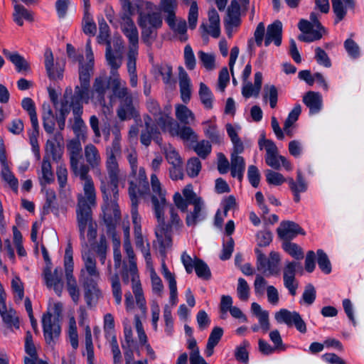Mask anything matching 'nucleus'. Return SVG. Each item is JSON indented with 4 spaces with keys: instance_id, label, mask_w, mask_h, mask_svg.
Here are the masks:
<instances>
[{
    "instance_id": "1",
    "label": "nucleus",
    "mask_w": 364,
    "mask_h": 364,
    "mask_svg": "<svg viewBox=\"0 0 364 364\" xmlns=\"http://www.w3.org/2000/svg\"><path fill=\"white\" fill-rule=\"evenodd\" d=\"M105 166L109 182L107 181L105 176V191L100 188L105 202L103 213L107 215H109L110 213H114L115 218H117L119 213H120L117 204L119 197L118 183L120 180L125 178L126 173L119 168L116 156H114L113 154H107Z\"/></svg>"
},
{
    "instance_id": "2",
    "label": "nucleus",
    "mask_w": 364,
    "mask_h": 364,
    "mask_svg": "<svg viewBox=\"0 0 364 364\" xmlns=\"http://www.w3.org/2000/svg\"><path fill=\"white\" fill-rule=\"evenodd\" d=\"M152 196L151 198L154 215L157 220L155 228L156 239L163 245H168L171 237L168 226L165 225L164 208L166 205V191L162 189L161 183L156 173L151 175Z\"/></svg>"
},
{
    "instance_id": "3",
    "label": "nucleus",
    "mask_w": 364,
    "mask_h": 364,
    "mask_svg": "<svg viewBox=\"0 0 364 364\" xmlns=\"http://www.w3.org/2000/svg\"><path fill=\"white\" fill-rule=\"evenodd\" d=\"M83 268L80 271V279L82 284L85 298L88 306L100 296L97 282L100 274L97 267V262L93 255L88 250L82 253Z\"/></svg>"
},
{
    "instance_id": "4",
    "label": "nucleus",
    "mask_w": 364,
    "mask_h": 364,
    "mask_svg": "<svg viewBox=\"0 0 364 364\" xmlns=\"http://www.w3.org/2000/svg\"><path fill=\"white\" fill-rule=\"evenodd\" d=\"M90 170L75 174L83 181V194L77 195V203L76 206V218L80 225L82 227L85 222L87 221L92 209L96 206L97 194L94 181L90 175Z\"/></svg>"
},
{
    "instance_id": "5",
    "label": "nucleus",
    "mask_w": 364,
    "mask_h": 364,
    "mask_svg": "<svg viewBox=\"0 0 364 364\" xmlns=\"http://www.w3.org/2000/svg\"><path fill=\"white\" fill-rule=\"evenodd\" d=\"M90 101V93L75 87L74 92L70 87H66L59 107V116L57 117V124L60 131L65 129V119L70 111L74 113H82L83 103Z\"/></svg>"
},
{
    "instance_id": "6",
    "label": "nucleus",
    "mask_w": 364,
    "mask_h": 364,
    "mask_svg": "<svg viewBox=\"0 0 364 364\" xmlns=\"http://www.w3.org/2000/svg\"><path fill=\"white\" fill-rule=\"evenodd\" d=\"M124 248L128 258V262H124L123 271L122 273V280L124 284H127L131 278L132 288L135 296L136 303L140 309L142 315L146 314V300L143 294V291L139 275L137 272L136 263L135 260V254L131 245L129 240H125Z\"/></svg>"
},
{
    "instance_id": "7",
    "label": "nucleus",
    "mask_w": 364,
    "mask_h": 364,
    "mask_svg": "<svg viewBox=\"0 0 364 364\" xmlns=\"http://www.w3.org/2000/svg\"><path fill=\"white\" fill-rule=\"evenodd\" d=\"M53 316L49 311L44 314L42 318V323L45 340L49 345H53L60 333V326L58 318L63 311V304L60 302L53 304L52 307Z\"/></svg>"
},
{
    "instance_id": "8",
    "label": "nucleus",
    "mask_w": 364,
    "mask_h": 364,
    "mask_svg": "<svg viewBox=\"0 0 364 364\" xmlns=\"http://www.w3.org/2000/svg\"><path fill=\"white\" fill-rule=\"evenodd\" d=\"M159 122L163 125L162 131L168 132L172 136H178L186 141H196L198 139L197 134L191 127L185 124L181 127L172 117H168V112Z\"/></svg>"
},
{
    "instance_id": "9",
    "label": "nucleus",
    "mask_w": 364,
    "mask_h": 364,
    "mask_svg": "<svg viewBox=\"0 0 364 364\" xmlns=\"http://www.w3.org/2000/svg\"><path fill=\"white\" fill-rule=\"evenodd\" d=\"M84 157L85 164L89 166L90 170L92 169L95 176L100 181V188L105 191V174L102 171L100 166L102 165V156L97 147L92 143H88L84 146Z\"/></svg>"
},
{
    "instance_id": "10",
    "label": "nucleus",
    "mask_w": 364,
    "mask_h": 364,
    "mask_svg": "<svg viewBox=\"0 0 364 364\" xmlns=\"http://www.w3.org/2000/svg\"><path fill=\"white\" fill-rule=\"evenodd\" d=\"M259 146L260 149H265V162L269 166L279 169L282 165L285 168L291 169V164L284 156L279 155L278 149L272 140L263 137L259 139Z\"/></svg>"
},
{
    "instance_id": "11",
    "label": "nucleus",
    "mask_w": 364,
    "mask_h": 364,
    "mask_svg": "<svg viewBox=\"0 0 364 364\" xmlns=\"http://www.w3.org/2000/svg\"><path fill=\"white\" fill-rule=\"evenodd\" d=\"M66 146L69 156L70 170L75 175L90 170L88 166L81 162L82 148L80 140L78 139H70L68 141Z\"/></svg>"
},
{
    "instance_id": "12",
    "label": "nucleus",
    "mask_w": 364,
    "mask_h": 364,
    "mask_svg": "<svg viewBox=\"0 0 364 364\" xmlns=\"http://www.w3.org/2000/svg\"><path fill=\"white\" fill-rule=\"evenodd\" d=\"M121 218V213L115 218L114 213H110L109 215L104 214V221L107 226V233L109 237H112L114 244V261L116 269L121 265L122 255L119 250L120 245V240L115 231V227Z\"/></svg>"
},
{
    "instance_id": "13",
    "label": "nucleus",
    "mask_w": 364,
    "mask_h": 364,
    "mask_svg": "<svg viewBox=\"0 0 364 364\" xmlns=\"http://www.w3.org/2000/svg\"><path fill=\"white\" fill-rule=\"evenodd\" d=\"M274 318L279 323H285L288 326H294L302 333L306 332V325L300 314L296 311H290L286 309H282L275 313Z\"/></svg>"
},
{
    "instance_id": "14",
    "label": "nucleus",
    "mask_w": 364,
    "mask_h": 364,
    "mask_svg": "<svg viewBox=\"0 0 364 364\" xmlns=\"http://www.w3.org/2000/svg\"><path fill=\"white\" fill-rule=\"evenodd\" d=\"M241 24L240 6L237 1H232L227 10V16L224 19V25L227 35L231 38Z\"/></svg>"
},
{
    "instance_id": "15",
    "label": "nucleus",
    "mask_w": 364,
    "mask_h": 364,
    "mask_svg": "<svg viewBox=\"0 0 364 364\" xmlns=\"http://www.w3.org/2000/svg\"><path fill=\"white\" fill-rule=\"evenodd\" d=\"M145 129L140 134V141L145 146H149L153 139L158 144L161 143V132L156 125L153 124V119L149 114L144 116Z\"/></svg>"
},
{
    "instance_id": "16",
    "label": "nucleus",
    "mask_w": 364,
    "mask_h": 364,
    "mask_svg": "<svg viewBox=\"0 0 364 364\" xmlns=\"http://www.w3.org/2000/svg\"><path fill=\"white\" fill-rule=\"evenodd\" d=\"M43 276L47 287L53 289L55 294L60 296L64 287L61 268L57 267L52 272L50 267H46Z\"/></svg>"
},
{
    "instance_id": "17",
    "label": "nucleus",
    "mask_w": 364,
    "mask_h": 364,
    "mask_svg": "<svg viewBox=\"0 0 364 364\" xmlns=\"http://www.w3.org/2000/svg\"><path fill=\"white\" fill-rule=\"evenodd\" d=\"M63 136L60 132L53 134L51 139H48L46 144V156L54 161H59L63 155Z\"/></svg>"
},
{
    "instance_id": "18",
    "label": "nucleus",
    "mask_w": 364,
    "mask_h": 364,
    "mask_svg": "<svg viewBox=\"0 0 364 364\" xmlns=\"http://www.w3.org/2000/svg\"><path fill=\"white\" fill-rule=\"evenodd\" d=\"M120 27L122 32L129 41V50H138L139 33L132 19L128 16H123Z\"/></svg>"
},
{
    "instance_id": "19",
    "label": "nucleus",
    "mask_w": 364,
    "mask_h": 364,
    "mask_svg": "<svg viewBox=\"0 0 364 364\" xmlns=\"http://www.w3.org/2000/svg\"><path fill=\"white\" fill-rule=\"evenodd\" d=\"M45 67L48 77L52 80H60L63 77L64 65L58 62L54 63V58L50 49H46L44 53Z\"/></svg>"
},
{
    "instance_id": "20",
    "label": "nucleus",
    "mask_w": 364,
    "mask_h": 364,
    "mask_svg": "<svg viewBox=\"0 0 364 364\" xmlns=\"http://www.w3.org/2000/svg\"><path fill=\"white\" fill-rule=\"evenodd\" d=\"M298 266L299 263L297 262H289L285 264L283 269L284 285L292 296L296 295V289L299 286L295 278L296 267Z\"/></svg>"
},
{
    "instance_id": "21",
    "label": "nucleus",
    "mask_w": 364,
    "mask_h": 364,
    "mask_svg": "<svg viewBox=\"0 0 364 364\" xmlns=\"http://www.w3.org/2000/svg\"><path fill=\"white\" fill-rule=\"evenodd\" d=\"M105 59L110 68V76L119 75L118 69L123 60V53L121 50H113L110 43H107L105 52Z\"/></svg>"
},
{
    "instance_id": "22",
    "label": "nucleus",
    "mask_w": 364,
    "mask_h": 364,
    "mask_svg": "<svg viewBox=\"0 0 364 364\" xmlns=\"http://www.w3.org/2000/svg\"><path fill=\"white\" fill-rule=\"evenodd\" d=\"M117 115L121 121H126L139 117V112L133 104L132 96L120 100L119 105L117 109Z\"/></svg>"
},
{
    "instance_id": "23",
    "label": "nucleus",
    "mask_w": 364,
    "mask_h": 364,
    "mask_svg": "<svg viewBox=\"0 0 364 364\" xmlns=\"http://www.w3.org/2000/svg\"><path fill=\"white\" fill-rule=\"evenodd\" d=\"M109 82L112 92L109 97L110 100L116 97L122 100L132 96L127 86V82L122 80L119 75L110 76Z\"/></svg>"
},
{
    "instance_id": "24",
    "label": "nucleus",
    "mask_w": 364,
    "mask_h": 364,
    "mask_svg": "<svg viewBox=\"0 0 364 364\" xmlns=\"http://www.w3.org/2000/svg\"><path fill=\"white\" fill-rule=\"evenodd\" d=\"M129 195L132 203L131 214L134 228V237H141L143 236L141 228V218L138 213V199L133 183H131V186L129 189Z\"/></svg>"
},
{
    "instance_id": "25",
    "label": "nucleus",
    "mask_w": 364,
    "mask_h": 364,
    "mask_svg": "<svg viewBox=\"0 0 364 364\" xmlns=\"http://www.w3.org/2000/svg\"><path fill=\"white\" fill-rule=\"evenodd\" d=\"M298 27L299 30L304 33L299 36V40L304 42H312L318 41L322 38V34L318 30H312L314 26L311 22L305 19L300 20Z\"/></svg>"
},
{
    "instance_id": "26",
    "label": "nucleus",
    "mask_w": 364,
    "mask_h": 364,
    "mask_svg": "<svg viewBox=\"0 0 364 364\" xmlns=\"http://www.w3.org/2000/svg\"><path fill=\"white\" fill-rule=\"evenodd\" d=\"M277 233L279 237L284 240L292 239L298 234H305L302 228L293 221L282 222L277 228Z\"/></svg>"
},
{
    "instance_id": "27",
    "label": "nucleus",
    "mask_w": 364,
    "mask_h": 364,
    "mask_svg": "<svg viewBox=\"0 0 364 364\" xmlns=\"http://www.w3.org/2000/svg\"><path fill=\"white\" fill-rule=\"evenodd\" d=\"M282 23L279 21H275L269 25L267 28V33L264 38L265 46L274 43L275 46H279L282 43Z\"/></svg>"
},
{
    "instance_id": "28",
    "label": "nucleus",
    "mask_w": 364,
    "mask_h": 364,
    "mask_svg": "<svg viewBox=\"0 0 364 364\" xmlns=\"http://www.w3.org/2000/svg\"><path fill=\"white\" fill-rule=\"evenodd\" d=\"M333 11L336 15L335 23L344 19L348 9L353 10L355 0H331Z\"/></svg>"
},
{
    "instance_id": "29",
    "label": "nucleus",
    "mask_w": 364,
    "mask_h": 364,
    "mask_svg": "<svg viewBox=\"0 0 364 364\" xmlns=\"http://www.w3.org/2000/svg\"><path fill=\"white\" fill-rule=\"evenodd\" d=\"M146 109L149 113L154 117L156 124L160 127L161 130H163V125L159 122L160 119L164 118L167 114L168 112V117H171V106L170 105L165 106L162 111L158 102L152 98H149L146 101Z\"/></svg>"
},
{
    "instance_id": "30",
    "label": "nucleus",
    "mask_w": 364,
    "mask_h": 364,
    "mask_svg": "<svg viewBox=\"0 0 364 364\" xmlns=\"http://www.w3.org/2000/svg\"><path fill=\"white\" fill-rule=\"evenodd\" d=\"M94 72V65L92 63H80L78 74L80 85H76L80 89L90 93V78Z\"/></svg>"
},
{
    "instance_id": "31",
    "label": "nucleus",
    "mask_w": 364,
    "mask_h": 364,
    "mask_svg": "<svg viewBox=\"0 0 364 364\" xmlns=\"http://www.w3.org/2000/svg\"><path fill=\"white\" fill-rule=\"evenodd\" d=\"M178 80L180 94L182 101L187 103L190 101L191 97V83L188 73L182 68H179Z\"/></svg>"
},
{
    "instance_id": "32",
    "label": "nucleus",
    "mask_w": 364,
    "mask_h": 364,
    "mask_svg": "<svg viewBox=\"0 0 364 364\" xmlns=\"http://www.w3.org/2000/svg\"><path fill=\"white\" fill-rule=\"evenodd\" d=\"M109 88V84L105 76L95 77L92 85V97H95L100 105L105 104V94Z\"/></svg>"
},
{
    "instance_id": "33",
    "label": "nucleus",
    "mask_w": 364,
    "mask_h": 364,
    "mask_svg": "<svg viewBox=\"0 0 364 364\" xmlns=\"http://www.w3.org/2000/svg\"><path fill=\"white\" fill-rule=\"evenodd\" d=\"M192 205H193V210L187 215L186 223L188 226L195 227L198 223L202 221L205 218V213L203 211L204 203L203 200H198V202Z\"/></svg>"
},
{
    "instance_id": "34",
    "label": "nucleus",
    "mask_w": 364,
    "mask_h": 364,
    "mask_svg": "<svg viewBox=\"0 0 364 364\" xmlns=\"http://www.w3.org/2000/svg\"><path fill=\"white\" fill-rule=\"evenodd\" d=\"M156 77H161L164 83L172 88L175 87L176 80L173 77V68L171 65L163 64L154 68Z\"/></svg>"
},
{
    "instance_id": "35",
    "label": "nucleus",
    "mask_w": 364,
    "mask_h": 364,
    "mask_svg": "<svg viewBox=\"0 0 364 364\" xmlns=\"http://www.w3.org/2000/svg\"><path fill=\"white\" fill-rule=\"evenodd\" d=\"M161 273L165 279L168 282L170 290V302L173 306L177 303V287L175 275L172 274L166 267L164 262L161 264Z\"/></svg>"
},
{
    "instance_id": "36",
    "label": "nucleus",
    "mask_w": 364,
    "mask_h": 364,
    "mask_svg": "<svg viewBox=\"0 0 364 364\" xmlns=\"http://www.w3.org/2000/svg\"><path fill=\"white\" fill-rule=\"evenodd\" d=\"M304 103L309 107L311 114L318 112L322 107V97L318 92L309 91L303 97Z\"/></svg>"
},
{
    "instance_id": "37",
    "label": "nucleus",
    "mask_w": 364,
    "mask_h": 364,
    "mask_svg": "<svg viewBox=\"0 0 364 364\" xmlns=\"http://www.w3.org/2000/svg\"><path fill=\"white\" fill-rule=\"evenodd\" d=\"M0 314L8 327L19 328V320L16 311L11 307L8 308L6 303L3 304L2 307L0 305Z\"/></svg>"
},
{
    "instance_id": "38",
    "label": "nucleus",
    "mask_w": 364,
    "mask_h": 364,
    "mask_svg": "<svg viewBox=\"0 0 364 364\" xmlns=\"http://www.w3.org/2000/svg\"><path fill=\"white\" fill-rule=\"evenodd\" d=\"M175 115L176 119L185 125L193 124L196 121L193 112L188 107L181 104L176 105Z\"/></svg>"
},
{
    "instance_id": "39",
    "label": "nucleus",
    "mask_w": 364,
    "mask_h": 364,
    "mask_svg": "<svg viewBox=\"0 0 364 364\" xmlns=\"http://www.w3.org/2000/svg\"><path fill=\"white\" fill-rule=\"evenodd\" d=\"M169 213H170V219L168 221V223L166 224L165 223V225L168 226V232L171 237V242L168 245H163L158 240V242L159 243L161 248L166 249L167 247H169L172 245V236H171V231L172 229L178 230H180L183 226V222L179 218L176 209L174 207L171 206L169 208Z\"/></svg>"
},
{
    "instance_id": "40",
    "label": "nucleus",
    "mask_w": 364,
    "mask_h": 364,
    "mask_svg": "<svg viewBox=\"0 0 364 364\" xmlns=\"http://www.w3.org/2000/svg\"><path fill=\"white\" fill-rule=\"evenodd\" d=\"M42 119L45 131L49 134H53L57 117H55L53 110L48 105H43Z\"/></svg>"
},
{
    "instance_id": "41",
    "label": "nucleus",
    "mask_w": 364,
    "mask_h": 364,
    "mask_svg": "<svg viewBox=\"0 0 364 364\" xmlns=\"http://www.w3.org/2000/svg\"><path fill=\"white\" fill-rule=\"evenodd\" d=\"M163 21L159 13H151L141 16L139 21L140 27H149L157 30L162 26Z\"/></svg>"
},
{
    "instance_id": "42",
    "label": "nucleus",
    "mask_w": 364,
    "mask_h": 364,
    "mask_svg": "<svg viewBox=\"0 0 364 364\" xmlns=\"http://www.w3.org/2000/svg\"><path fill=\"white\" fill-rule=\"evenodd\" d=\"M170 28L176 33L179 35V39L182 42H185L188 39L186 34L187 26L186 22L184 19L176 18L174 17L170 20V21H166Z\"/></svg>"
},
{
    "instance_id": "43",
    "label": "nucleus",
    "mask_w": 364,
    "mask_h": 364,
    "mask_svg": "<svg viewBox=\"0 0 364 364\" xmlns=\"http://www.w3.org/2000/svg\"><path fill=\"white\" fill-rule=\"evenodd\" d=\"M245 169V163L243 157L237 155H231L230 171L232 176L234 178H237L240 181H241Z\"/></svg>"
},
{
    "instance_id": "44",
    "label": "nucleus",
    "mask_w": 364,
    "mask_h": 364,
    "mask_svg": "<svg viewBox=\"0 0 364 364\" xmlns=\"http://www.w3.org/2000/svg\"><path fill=\"white\" fill-rule=\"evenodd\" d=\"M14 21L20 26L23 25V19L28 21H33V14L31 11L26 9L23 6L19 4H14Z\"/></svg>"
},
{
    "instance_id": "45",
    "label": "nucleus",
    "mask_w": 364,
    "mask_h": 364,
    "mask_svg": "<svg viewBox=\"0 0 364 364\" xmlns=\"http://www.w3.org/2000/svg\"><path fill=\"white\" fill-rule=\"evenodd\" d=\"M223 334V330L222 328L218 326L213 328L208 338L206 349L205 350V353L207 356L213 355V349L220 341Z\"/></svg>"
},
{
    "instance_id": "46",
    "label": "nucleus",
    "mask_w": 364,
    "mask_h": 364,
    "mask_svg": "<svg viewBox=\"0 0 364 364\" xmlns=\"http://www.w3.org/2000/svg\"><path fill=\"white\" fill-rule=\"evenodd\" d=\"M3 53L16 66L18 72L27 70L29 68L28 63L18 53H11L6 49L3 50Z\"/></svg>"
},
{
    "instance_id": "47",
    "label": "nucleus",
    "mask_w": 364,
    "mask_h": 364,
    "mask_svg": "<svg viewBox=\"0 0 364 364\" xmlns=\"http://www.w3.org/2000/svg\"><path fill=\"white\" fill-rule=\"evenodd\" d=\"M108 272L110 274L109 281L111 282L112 286V292L113 296L115 299V301L117 304H120L122 302V289L121 284L119 282V278L117 274H111V264L109 262L108 264Z\"/></svg>"
},
{
    "instance_id": "48",
    "label": "nucleus",
    "mask_w": 364,
    "mask_h": 364,
    "mask_svg": "<svg viewBox=\"0 0 364 364\" xmlns=\"http://www.w3.org/2000/svg\"><path fill=\"white\" fill-rule=\"evenodd\" d=\"M177 6L176 0H161L159 9L166 14V21H170L171 18L176 17Z\"/></svg>"
},
{
    "instance_id": "49",
    "label": "nucleus",
    "mask_w": 364,
    "mask_h": 364,
    "mask_svg": "<svg viewBox=\"0 0 364 364\" xmlns=\"http://www.w3.org/2000/svg\"><path fill=\"white\" fill-rule=\"evenodd\" d=\"M67 290L75 304H78L80 300V289L73 274L65 275Z\"/></svg>"
},
{
    "instance_id": "50",
    "label": "nucleus",
    "mask_w": 364,
    "mask_h": 364,
    "mask_svg": "<svg viewBox=\"0 0 364 364\" xmlns=\"http://www.w3.org/2000/svg\"><path fill=\"white\" fill-rule=\"evenodd\" d=\"M1 176L4 181L11 187L12 190L17 192L18 187V179L14 176L11 171L9 163L1 165Z\"/></svg>"
},
{
    "instance_id": "51",
    "label": "nucleus",
    "mask_w": 364,
    "mask_h": 364,
    "mask_svg": "<svg viewBox=\"0 0 364 364\" xmlns=\"http://www.w3.org/2000/svg\"><path fill=\"white\" fill-rule=\"evenodd\" d=\"M77 225L80 231V238L85 240V232L87 227V237L90 240H93L97 236L96 224L92 222V213H90V217L87 221L85 222L82 227L80 225L79 221L77 220Z\"/></svg>"
},
{
    "instance_id": "52",
    "label": "nucleus",
    "mask_w": 364,
    "mask_h": 364,
    "mask_svg": "<svg viewBox=\"0 0 364 364\" xmlns=\"http://www.w3.org/2000/svg\"><path fill=\"white\" fill-rule=\"evenodd\" d=\"M138 181H139V188H137L136 185H135L133 182L129 183V186H131V183H133L134 187H135L136 196H137V193L139 195H144L149 192V182L147 181V177L146 174L145 169L144 168H140L138 173ZM130 187H129V188Z\"/></svg>"
},
{
    "instance_id": "53",
    "label": "nucleus",
    "mask_w": 364,
    "mask_h": 364,
    "mask_svg": "<svg viewBox=\"0 0 364 364\" xmlns=\"http://www.w3.org/2000/svg\"><path fill=\"white\" fill-rule=\"evenodd\" d=\"M85 343L87 353V364H95L94 346L92 343L91 329L89 326L85 328Z\"/></svg>"
},
{
    "instance_id": "54",
    "label": "nucleus",
    "mask_w": 364,
    "mask_h": 364,
    "mask_svg": "<svg viewBox=\"0 0 364 364\" xmlns=\"http://www.w3.org/2000/svg\"><path fill=\"white\" fill-rule=\"evenodd\" d=\"M287 181L292 192L303 193L307 189V184L300 171H297L296 181L291 178H288Z\"/></svg>"
},
{
    "instance_id": "55",
    "label": "nucleus",
    "mask_w": 364,
    "mask_h": 364,
    "mask_svg": "<svg viewBox=\"0 0 364 364\" xmlns=\"http://www.w3.org/2000/svg\"><path fill=\"white\" fill-rule=\"evenodd\" d=\"M193 269H195L197 276L200 279L209 280L211 277V272L207 264L196 257Z\"/></svg>"
},
{
    "instance_id": "56",
    "label": "nucleus",
    "mask_w": 364,
    "mask_h": 364,
    "mask_svg": "<svg viewBox=\"0 0 364 364\" xmlns=\"http://www.w3.org/2000/svg\"><path fill=\"white\" fill-rule=\"evenodd\" d=\"M199 96L204 107L207 109H212L213 100V94L203 82L200 83Z\"/></svg>"
},
{
    "instance_id": "57",
    "label": "nucleus",
    "mask_w": 364,
    "mask_h": 364,
    "mask_svg": "<svg viewBox=\"0 0 364 364\" xmlns=\"http://www.w3.org/2000/svg\"><path fill=\"white\" fill-rule=\"evenodd\" d=\"M21 106L23 109L28 112L30 117L31 124L38 123L36 111V106L33 100L30 97H25L22 100Z\"/></svg>"
},
{
    "instance_id": "58",
    "label": "nucleus",
    "mask_w": 364,
    "mask_h": 364,
    "mask_svg": "<svg viewBox=\"0 0 364 364\" xmlns=\"http://www.w3.org/2000/svg\"><path fill=\"white\" fill-rule=\"evenodd\" d=\"M164 154L166 160L171 166L182 165L183 161L176 149L168 144L164 149Z\"/></svg>"
},
{
    "instance_id": "59",
    "label": "nucleus",
    "mask_w": 364,
    "mask_h": 364,
    "mask_svg": "<svg viewBox=\"0 0 364 364\" xmlns=\"http://www.w3.org/2000/svg\"><path fill=\"white\" fill-rule=\"evenodd\" d=\"M282 247L285 252L296 259H301L304 257V252L301 247L297 244L285 241L282 244Z\"/></svg>"
},
{
    "instance_id": "60",
    "label": "nucleus",
    "mask_w": 364,
    "mask_h": 364,
    "mask_svg": "<svg viewBox=\"0 0 364 364\" xmlns=\"http://www.w3.org/2000/svg\"><path fill=\"white\" fill-rule=\"evenodd\" d=\"M135 240V245L137 248L140 249L145 259V261L146 262V264L148 266H151L152 264V260H151V256L150 252V245L147 242L146 245L144 244V240L143 236L141 237H134Z\"/></svg>"
},
{
    "instance_id": "61",
    "label": "nucleus",
    "mask_w": 364,
    "mask_h": 364,
    "mask_svg": "<svg viewBox=\"0 0 364 364\" xmlns=\"http://www.w3.org/2000/svg\"><path fill=\"white\" fill-rule=\"evenodd\" d=\"M203 124L205 125L204 132L207 137L213 142L220 143L222 138L217 130L216 125L210 120L203 122Z\"/></svg>"
},
{
    "instance_id": "62",
    "label": "nucleus",
    "mask_w": 364,
    "mask_h": 364,
    "mask_svg": "<svg viewBox=\"0 0 364 364\" xmlns=\"http://www.w3.org/2000/svg\"><path fill=\"white\" fill-rule=\"evenodd\" d=\"M200 161L197 157L189 159L186 163V171L191 178L196 177L201 170Z\"/></svg>"
},
{
    "instance_id": "63",
    "label": "nucleus",
    "mask_w": 364,
    "mask_h": 364,
    "mask_svg": "<svg viewBox=\"0 0 364 364\" xmlns=\"http://www.w3.org/2000/svg\"><path fill=\"white\" fill-rule=\"evenodd\" d=\"M11 289L14 294L15 301L20 303L23 299L24 289L23 284L18 277H15L11 280Z\"/></svg>"
},
{
    "instance_id": "64",
    "label": "nucleus",
    "mask_w": 364,
    "mask_h": 364,
    "mask_svg": "<svg viewBox=\"0 0 364 364\" xmlns=\"http://www.w3.org/2000/svg\"><path fill=\"white\" fill-rule=\"evenodd\" d=\"M42 179L46 183H50L54 180L53 173L52 171L50 160L44 156L41 165Z\"/></svg>"
}]
</instances>
